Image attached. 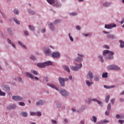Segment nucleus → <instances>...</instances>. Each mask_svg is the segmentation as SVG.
I'll use <instances>...</instances> for the list:
<instances>
[{"mask_svg": "<svg viewBox=\"0 0 124 124\" xmlns=\"http://www.w3.org/2000/svg\"><path fill=\"white\" fill-rule=\"evenodd\" d=\"M15 108H16V106L15 105H12L7 107V110H11V109H15Z\"/></svg>", "mask_w": 124, "mask_h": 124, "instance_id": "4468645a", "label": "nucleus"}, {"mask_svg": "<svg viewBox=\"0 0 124 124\" xmlns=\"http://www.w3.org/2000/svg\"><path fill=\"white\" fill-rule=\"evenodd\" d=\"M82 35H84V36H89V34L86 33H83Z\"/></svg>", "mask_w": 124, "mask_h": 124, "instance_id": "338daca9", "label": "nucleus"}, {"mask_svg": "<svg viewBox=\"0 0 124 124\" xmlns=\"http://www.w3.org/2000/svg\"><path fill=\"white\" fill-rule=\"evenodd\" d=\"M29 13H31V15H34V14H35V12L33 11H31V10H30L29 11Z\"/></svg>", "mask_w": 124, "mask_h": 124, "instance_id": "4c0bfd02", "label": "nucleus"}, {"mask_svg": "<svg viewBox=\"0 0 124 124\" xmlns=\"http://www.w3.org/2000/svg\"><path fill=\"white\" fill-rule=\"evenodd\" d=\"M8 32H9V33H10V34H12V32L11 31V29L9 28L8 29Z\"/></svg>", "mask_w": 124, "mask_h": 124, "instance_id": "09e8293b", "label": "nucleus"}, {"mask_svg": "<svg viewBox=\"0 0 124 124\" xmlns=\"http://www.w3.org/2000/svg\"><path fill=\"white\" fill-rule=\"evenodd\" d=\"M47 86H49V87H50V88H52V89H55L56 90V91H58V89L57 87L54 84L48 83L47 84Z\"/></svg>", "mask_w": 124, "mask_h": 124, "instance_id": "ddd939ff", "label": "nucleus"}, {"mask_svg": "<svg viewBox=\"0 0 124 124\" xmlns=\"http://www.w3.org/2000/svg\"><path fill=\"white\" fill-rule=\"evenodd\" d=\"M61 20L59 19V20H56L54 21V24H59V23H61Z\"/></svg>", "mask_w": 124, "mask_h": 124, "instance_id": "79ce46f5", "label": "nucleus"}, {"mask_svg": "<svg viewBox=\"0 0 124 124\" xmlns=\"http://www.w3.org/2000/svg\"><path fill=\"white\" fill-rule=\"evenodd\" d=\"M104 88L106 89H112L113 88H115V86H108V85H104Z\"/></svg>", "mask_w": 124, "mask_h": 124, "instance_id": "5701e85b", "label": "nucleus"}, {"mask_svg": "<svg viewBox=\"0 0 124 124\" xmlns=\"http://www.w3.org/2000/svg\"><path fill=\"white\" fill-rule=\"evenodd\" d=\"M110 5H111L110 3H108L107 2L103 3V6H105V7H108V6H110Z\"/></svg>", "mask_w": 124, "mask_h": 124, "instance_id": "4be33fe9", "label": "nucleus"}, {"mask_svg": "<svg viewBox=\"0 0 124 124\" xmlns=\"http://www.w3.org/2000/svg\"><path fill=\"white\" fill-rule=\"evenodd\" d=\"M76 29H77V30H78V31H80V30H81V27L79 26H77L76 27Z\"/></svg>", "mask_w": 124, "mask_h": 124, "instance_id": "4d7b16f0", "label": "nucleus"}, {"mask_svg": "<svg viewBox=\"0 0 124 124\" xmlns=\"http://www.w3.org/2000/svg\"><path fill=\"white\" fill-rule=\"evenodd\" d=\"M104 47L106 49H109V46H107V45H105L104 46Z\"/></svg>", "mask_w": 124, "mask_h": 124, "instance_id": "680f3d73", "label": "nucleus"}, {"mask_svg": "<svg viewBox=\"0 0 124 124\" xmlns=\"http://www.w3.org/2000/svg\"><path fill=\"white\" fill-rule=\"evenodd\" d=\"M44 53L46 56H50L51 55V51L49 49H44Z\"/></svg>", "mask_w": 124, "mask_h": 124, "instance_id": "9b49d317", "label": "nucleus"}, {"mask_svg": "<svg viewBox=\"0 0 124 124\" xmlns=\"http://www.w3.org/2000/svg\"><path fill=\"white\" fill-rule=\"evenodd\" d=\"M18 44H19V45H20V46H21L22 47H23V48H26V46L24 45V44H23L22 43H21L20 41H18Z\"/></svg>", "mask_w": 124, "mask_h": 124, "instance_id": "2f4dec72", "label": "nucleus"}, {"mask_svg": "<svg viewBox=\"0 0 124 124\" xmlns=\"http://www.w3.org/2000/svg\"><path fill=\"white\" fill-rule=\"evenodd\" d=\"M37 65L38 66V67H41V68H44L45 67H46V64H45V62L39 63L37 64Z\"/></svg>", "mask_w": 124, "mask_h": 124, "instance_id": "9d476101", "label": "nucleus"}, {"mask_svg": "<svg viewBox=\"0 0 124 124\" xmlns=\"http://www.w3.org/2000/svg\"><path fill=\"white\" fill-rule=\"evenodd\" d=\"M41 115H42V113H41V112H37V113H36V115L37 116H38L39 117H40V116H41Z\"/></svg>", "mask_w": 124, "mask_h": 124, "instance_id": "de8ad7c7", "label": "nucleus"}, {"mask_svg": "<svg viewBox=\"0 0 124 124\" xmlns=\"http://www.w3.org/2000/svg\"><path fill=\"white\" fill-rule=\"evenodd\" d=\"M14 21H15L16 24H17L18 25H20V21H19V20H18L17 19L14 18Z\"/></svg>", "mask_w": 124, "mask_h": 124, "instance_id": "f704fd0d", "label": "nucleus"}, {"mask_svg": "<svg viewBox=\"0 0 124 124\" xmlns=\"http://www.w3.org/2000/svg\"><path fill=\"white\" fill-rule=\"evenodd\" d=\"M51 122L53 124H57V121H56V120H51Z\"/></svg>", "mask_w": 124, "mask_h": 124, "instance_id": "5fc2aeb1", "label": "nucleus"}, {"mask_svg": "<svg viewBox=\"0 0 124 124\" xmlns=\"http://www.w3.org/2000/svg\"><path fill=\"white\" fill-rule=\"evenodd\" d=\"M90 78V81H92V79L93 78V74L91 71L89 72L88 74L87 75V78Z\"/></svg>", "mask_w": 124, "mask_h": 124, "instance_id": "f8f14e48", "label": "nucleus"}, {"mask_svg": "<svg viewBox=\"0 0 124 124\" xmlns=\"http://www.w3.org/2000/svg\"><path fill=\"white\" fill-rule=\"evenodd\" d=\"M29 28L31 31H34V27H31V26L30 25Z\"/></svg>", "mask_w": 124, "mask_h": 124, "instance_id": "a18cd8bd", "label": "nucleus"}, {"mask_svg": "<svg viewBox=\"0 0 124 124\" xmlns=\"http://www.w3.org/2000/svg\"><path fill=\"white\" fill-rule=\"evenodd\" d=\"M117 27V25L115 24H111L109 25H105V29H112V28H116Z\"/></svg>", "mask_w": 124, "mask_h": 124, "instance_id": "423d86ee", "label": "nucleus"}, {"mask_svg": "<svg viewBox=\"0 0 124 124\" xmlns=\"http://www.w3.org/2000/svg\"><path fill=\"white\" fill-rule=\"evenodd\" d=\"M26 76L29 77V78H31V79H34V78L33 77V76H32L31 73L29 72H26Z\"/></svg>", "mask_w": 124, "mask_h": 124, "instance_id": "2eb2a0df", "label": "nucleus"}, {"mask_svg": "<svg viewBox=\"0 0 124 124\" xmlns=\"http://www.w3.org/2000/svg\"><path fill=\"white\" fill-rule=\"evenodd\" d=\"M107 109L108 111H110V110H111V104H108Z\"/></svg>", "mask_w": 124, "mask_h": 124, "instance_id": "a19ab883", "label": "nucleus"}, {"mask_svg": "<svg viewBox=\"0 0 124 124\" xmlns=\"http://www.w3.org/2000/svg\"><path fill=\"white\" fill-rule=\"evenodd\" d=\"M31 72L32 73H33V74H34L35 75H37V71H31Z\"/></svg>", "mask_w": 124, "mask_h": 124, "instance_id": "8fccbe9b", "label": "nucleus"}, {"mask_svg": "<svg viewBox=\"0 0 124 124\" xmlns=\"http://www.w3.org/2000/svg\"><path fill=\"white\" fill-rule=\"evenodd\" d=\"M102 77H103V78H107V77H108V73H104L102 74Z\"/></svg>", "mask_w": 124, "mask_h": 124, "instance_id": "393cba45", "label": "nucleus"}, {"mask_svg": "<svg viewBox=\"0 0 124 124\" xmlns=\"http://www.w3.org/2000/svg\"><path fill=\"white\" fill-rule=\"evenodd\" d=\"M119 42L120 43V47L121 48H124V42L121 40L119 41Z\"/></svg>", "mask_w": 124, "mask_h": 124, "instance_id": "a211bd4d", "label": "nucleus"}, {"mask_svg": "<svg viewBox=\"0 0 124 124\" xmlns=\"http://www.w3.org/2000/svg\"><path fill=\"white\" fill-rule=\"evenodd\" d=\"M60 93L61 94H62V95H63V96H67V95L69 94L68 92H67L64 89H61L60 91Z\"/></svg>", "mask_w": 124, "mask_h": 124, "instance_id": "39448f33", "label": "nucleus"}, {"mask_svg": "<svg viewBox=\"0 0 124 124\" xmlns=\"http://www.w3.org/2000/svg\"><path fill=\"white\" fill-rule=\"evenodd\" d=\"M31 59L32 60V61H35L36 59L35 58V57L32 56L31 57Z\"/></svg>", "mask_w": 124, "mask_h": 124, "instance_id": "c03bdc74", "label": "nucleus"}, {"mask_svg": "<svg viewBox=\"0 0 124 124\" xmlns=\"http://www.w3.org/2000/svg\"><path fill=\"white\" fill-rule=\"evenodd\" d=\"M107 69L108 70H120V68L115 65H111L108 66Z\"/></svg>", "mask_w": 124, "mask_h": 124, "instance_id": "7ed1b4c3", "label": "nucleus"}, {"mask_svg": "<svg viewBox=\"0 0 124 124\" xmlns=\"http://www.w3.org/2000/svg\"><path fill=\"white\" fill-rule=\"evenodd\" d=\"M78 56H79V57H78L75 59L76 62H81L82 61H83V55L78 54Z\"/></svg>", "mask_w": 124, "mask_h": 124, "instance_id": "0eeeda50", "label": "nucleus"}, {"mask_svg": "<svg viewBox=\"0 0 124 124\" xmlns=\"http://www.w3.org/2000/svg\"><path fill=\"white\" fill-rule=\"evenodd\" d=\"M62 5H61V3H57L56 5V7H60V6H61Z\"/></svg>", "mask_w": 124, "mask_h": 124, "instance_id": "603ef678", "label": "nucleus"}, {"mask_svg": "<svg viewBox=\"0 0 124 124\" xmlns=\"http://www.w3.org/2000/svg\"><path fill=\"white\" fill-rule=\"evenodd\" d=\"M69 37L71 40V41H74V39H73V38L72 37V36H71V35H70V33H69Z\"/></svg>", "mask_w": 124, "mask_h": 124, "instance_id": "ea45409f", "label": "nucleus"}, {"mask_svg": "<svg viewBox=\"0 0 124 124\" xmlns=\"http://www.w3.org/2000/svg\"><path fill=\"white\" fill-rule=\"evenodd\" d=\"M4 90L6 92H9V91H10V88H9V86L7 85H5L4 87Z\"/></svg>", "mask_w": 124, "mask_h": 124, "instance_id": "aec40b11", "label": "nucleus"}, {"mask_svg": "<svg viewBox=\"0 0 124 124\" xmlns=\"http://www.w3.org/2000/svg\"><path fill=\"white\" fill-rule=\"evenodd\" d=\"M118 122L119 123V124H124V121L122 120H119L118 121Z\"/></svg>", "mask_w": 124, "mask_h": 124, "instance_id": "6e6d98bb", "label": "nucleus"}, {"mask_svg": "<svg viewBox=\"0 0 124 124\" xmlns=\"http://www.w3.org/2000/svg\"><path fill=\"white\" fill-rule=\"evenodd\" d=\"M93 120H92V122H93V123H96V121H97V118H96V117L95 116H93Z\"/></svg>", "mask_w": 124, "mask_h": 124, "instance_id": "c756f323", "label": "nucleus"}, {"mask_svg": "<svg viewBox=\"0 0 124 124\" xmlns=\"http://www.w3.org/2000/svg\"><path fill=\"white\" fill-rule=\"evenodd\" d=\"M92 101H96L97 102V103H98L99 104V105H100L101 106H102V102H101V101H98V100H97V99H96L95 98L92 99Z\"/></svg>", "mask_w": 124, "mask_h": 124, "instance_id": "dca6fc26", "label": "nucleus"}, {"mask_svg": "<svg viewBox=\"0 0 124 124\" xmlns=\"http://www.w3.org/2000/svg\"><path fill=\"white\" fill-rule=\"evenodd\" d=\"M21 115L23 117H28V113L24 111L21 113Z\"/></svg>", "mask_w": 124, "mask_h": 124, "instance_id": "cd10ccee", "label": "nucleus"}, {"mask_svg": "<svg viewBox=\"0 0 124 124\" xmlns=\"http://www.w3.org/2000/svg\"><path fill=\"white\" fill-rule=\"evenodd\" d=\"M47 1L49 4H53V3H55V0H47Z\"/></svg>", "mask_w": 124, "mask_h": 124, "instance_id": "b1692460", "label": "nucleus"}, {"mask_svg": "<svg viewBox=\"0 0 124 124\" xmlns=\"http://www.w3.org/2000/svg\"><path fill=\"white\" fill-rule=\"evenodd\" d=\"M45 31H46V29H43L42 30V32H43V33H44V32H45Z\"/></svg>", "mask_w": 124, "mask_h": 124, "instance_id": "69168bd1", "label": "nucleus"}, {"mask_svg": "<svg viewBox=\"0 0 124 124\" xmlns=\"http://www.w3.org/2000/svg\"><path fill=\"white\" fill-rule=\"evenodd\" d=\"M63 68L66 71H67V72H70V69H69V67L67 66L66 65L63 66Z\"/></svg>", "mask_w": 124, "mask_h": 124, "instance_id": "f3484780", "label": "nucleus"}, {"mask_svg": "<svg viewBox=\"0 0 124 124\" xmlns=\"http://www.w3.org/2000/svg\"><path fill=\"white\" fill-rule=\"evenodd\" d=\"M107 54H108V56L105 57V60H113L114 59V57L113 56L114 53L113 52L108 50H104L103 52V56H106Z\"/></svg>", "mask_w": 124, "mask_h": 124, "instance_id": "f257e3e1", "label": "nucleus"}, {"mask_svg": "<svg viewBox=\"0 0 124 124\" xmlns=\"http://www.w3.org/2000/svg\"><path fill=\"white\" fill-rule=\"evenodd\" d=\"M111 103H112V104H114V102L115 101V99H112L111 100Z\"/></svg>", "mask_w": 124, "mask_h": 124, "instance_id": "0e129e2a", "label": "nucleus"}, {"mask_svg": "<svg viewBox=\"0 0 124 124\" xmlns=\"http://www.w3.org/2000/svg\"><path fill=\"white\" fill-rule=\"evenodd\" d=\"M45 63L46 64V66H47V65H52V64H53V63L51 61H47L45 62Z\"/></svg>", "mask_w": 124, "mask_h": 124, "instance_id": "412c9836", "label": "nucleus"}, {"mask_svg": "<svg viewBox=\"0 0 124 124\" xmlns=\"http://www.w3.org/2000/svg\"><path fill=\"white\" fill-rule=\"evenodd\" d=\"M12 99L16 101H21V100H23V97L19 96H13Z\"/></svg>", "mask_w": 124, "mask_h": 124, "instance_id": "20e7f679", "label": "nucleus"}, {"mask_svg": "<svg viewBox=\"0 0 124 124\" xmlns=\"http://www.w3.org/2000/svg\"><path fill=\"white\" fill-rule=\"evenodd\" d=\"M14 13H15V14H17L18 15V14L19 13V10L16 9L14 10Z\"/></svg>", "mask_w": 124, "mask_h": 124, "instance_id": "e433bc0d", "label": "nucleus"}, {"mask_svg": "<svg viewBox=\"0 0 124 124\" xmlns=\"http://www.w3.org/2000/svg\"><path fill=\"white\" fill-rule=\"evenodd\" d=\"M94 79L95 81H98L99 80V78L98 77H95Z\"/></svg>", "mask_w": 124, "mask_h": 124, "instance_id": "864d4df0", "label": "nucleus"}, {"mask_svg": "<svg viewBox=\"0 0 124 124\" xmlns=\"http://www.w3.org/2000/svg\"><path fill=\"white\" fill-rule=\"evenodd\" d=\"M124 18H123V19H122V20L121 21V25L122 24H124Z\"/></svg>", "mask_w": 124, "mask_h": 124, "instance_id": "774afa93", "label": "nucleus"}, {"mask_svg": "<svg viewBox=\"0 0 124 124\" xmlns=\"http://www.w3.org/2000/svg\"><path fill=\"white\" fill-rule=\"evenodd\" d=\"M70 67L72 70H74V71H78L80 68H82V63H80L79 64L76 63V66H70Z\"/></svg>", "mask_w": 124, "mask_h": 124, "instance_id": "f03ea898", "label": "nucleus"}, {"mask_svg": "<svg viewBox=\"0 0 124 124\" xmlns=\"http://www.w3.org/2000/svg\"><path fill=\"white\" fill-rule=\"evenodd\" d=\"M30 114L31 115V116H35V115H36V114L33 112H31Z\"/></svg>", "mask_w": 124, "mask_h": 124, "instance_id": "3c124183", "label": "nucleus"}, {"mask_svg": "<svg viewBox=\"0 0 124 124\" xmlns=\"http://www.w3.org/2000/svg\"><path fill=\"white\" fill-rule=\"evenodd\" d=\"M36 105L37 106H39V105H43V101L39 100L38 102L36 103Z\"/></svg>", "mask_w": 124, "mask_h": 124, "instance_id": "6ab92c4d", "label": "nucleus"}, {"mask_svg": "<svg viewBox=\"0 0 124 124\" xmlns=\"http://www.w3.org/2000/svg\"><path fill=\"white\" fill-rule=\"evenodd\" d=\"M101 124H108L109 123V121L108 120H103V121H101Z\"/></svg>", "mask_w": 124, "mask_h": 124, "instance_id": "473e14b6", "label": "nucleus"}, {"mask_svg": "<svg viewBox=\"0 0 124 124\" xmlns=\"http://www.w3.org/2000/svg\"><path fill=\"white\" fill-rule=\"evenodd\" d=\"M44 79L45 81H46V82H48L49 81V80L48 79V78H47V77L44 78Z\"/></svg>", "mask_w": 124, "mask_h": 124, "instance_id": "bf43d9fd", "label": "nucleus"}, {"mask_svg": "<svg viewBox=\"0 0 124 124\" xmlns=\"http://www.w3.org/2000/svg\"><path fill=\"white\" fill-rule=\"evenodd\" d=\"M18 104H19L20 106H25V103L24 102H19Z\"/></svg>", "mask_w": 124, "mask_h": 124, "instance_id": "37998d69", "label": "nucleus"}, {"mask_svg": "<svg viewBox=\"0 0 124 124\" xmlns=\"http://www.w3.org/2000/svg\"><path fill=\"white\" fill-rule=\"evenodd\" d=\"M84 109H85V107H82L81 108L79 109V110H77V113H81V112H83L84 111Z\"/></svg>", "mask_w": 124, "mask_h": 124, "instance_id": "a878e982", "label": "nucleus"}, {"mask_svg": "<svg viewBox=\"0 0 124 124\" xmlns=\"http://www.w3.org/2000/svg\"><path fill=\"white\" fill-rule=\"evenodd\" d=\"M60 56H61V54L59 52H53L52 53V58H60Z\"/></svg>", "mask_w": 124, "mask_h": 124, "instance_id": "1a4fd4ad", "label": "nucleus"}, {"mask_svg": "<svg viewBox=\"0 0 124 124\" xmlns=\"http://www.w3.org/2000/svg\"><path fill=\"white\" fill-rule=\"evenodd\" d=\"M107 36L108 38H111V39H114V38H115V37L113 35L108 34Z\"/></svg>", "mask_w": 124, "mask_h": 124, "instance_id": "7c9ffc66", "label": "nucleus"}, {"mask_svg": "<svg viewBox=\"0 0 124 124\" xmlns=\"http://www.w3.org/2000/svg\"><path fill=\"white\" fill-rule=\"evenodd\" d=\"M0 95L5 96V93L2 92L1 90H0Z\"/></svg>", "mask_w": 124, "mask_h": 124, "instance_id": "c9c22d12", "label": "nucleus"}, {"mask_svg": "<svg viewBox=\"0 0 124 124\" xmlns=\"http://www.w3.org/2000/svg\"><path fill=\"white\" fill-rule=\"evenodd\" d=\"M86 84L88 86H91V85H93V82H90L89 80H86Z\"/></svg>", "mask_w": 124, "mask_h": 124, "instance_id": "72a5a7b5", "label": "nucleus"}, {"mask_svg": "<svg viewBox=\"0 0 124 124\" xmlns=\"http://www.w3.org/2000/svg\"><path fill=\"white\" fill-rule=\"evenodd\" d=\"M24 33L25 35H29V31H24Z\"/></svg>", "mask_w": 124, "mask_h": 124, "instance_id": "13d9d810", "label": "nucleus"}, {"mask_svg": "<svg viewBox=\"0 0 124 124\" xmlns=\"http://www.w3.org/2000/svg\"><path fill=\"white\" fill-rule=\"evenodd\" d=\"M7 41L9 43V44H12V43H11V40L9 39H7Z\"/></svg>", "mask_w": 124, "mask_h": 124, "instance_id": "e2e57ef3", "label": "nucleus"}, {"mask_svg": "<svg viewBox=\"0 0 124 124\" xmlns=\"http://www.w3.org/2000/svg\"><path fill=\"white\" fill-rule=\"evenodd\" d=\"M109 99H110V95H108V96H107V97H106V103H108V101H109Z\"/></svg>", "mask_w": 124, "mask_h": 124, "instance_id": "c85d7f7f", "label": "nucleus"}, {"mask_svg": "<svg viewBox=\"0 0 124 124\" xmlns=\"http://www.w3.org/2000/svg\"><path fill=\"white\" fill-rule=\"evenodd\" d=\"M98 58L100 59V62H104V60H103V57H102V56H99Z\"/></svg>", "mask_w": 124, "mask_h": 124, "instance_id": "58836bf2", "label": "nucleus"}, {"mask_svg": "<svg viewBox=\"0 0 124 124\" xmlns=\"http://www.w3.org/2000/svg\"><path fill=\"white\" fill-rule=\"evenodd\" d=\"M59 81L62 87H64V78L60 77L59 78Z\"/></svg>", "mask_w": 124, "mask_h": 124, "instance_id": "6e6552de", "label": "nucleus"}, {"mask_svg": "<svg viewBox=\"0 0 124 124\" xmlns=\"http://www.w3.org/2000/svg\"><path fill=\"white\" fill-rule=\"evenodd\" d=\"M117 119H123L124 118H122V116H120V115L117 114L116 115Z\"/></svg>", "mask_w": 124, "mask_h": 124, "instance_id": "49530a36", "label": "nucleus"}, {"mask_svg": "<svg viewBox=\"0 0 124 124\" xmlns=\"http://www.w3.org/2000/svg\"><path fill=\"white\" fill-rule=\"evenodd\" d=\"M70 15H72L73 16H75L76 15H77V13H73L70 14Z\"/></svg>", "mask_w": 124, "mask_h": 124, "instance_id": "052dcab7", "label": "nucleus"}, {"mask_svg": "<svg viewBox=\"0 0 124 124\" xmlns=\"http://www.w3.org/2000/svg\"><path fill=\"white\" fill-rule=\"evenodd\" d=\"M49 27L51 31H54V25L52 23L49 24Z\"/></svg>", "mask_w": 124, "mask_h": 124, "instance_id": "bb28decb", "label": "nucleus"}]
</instances>
